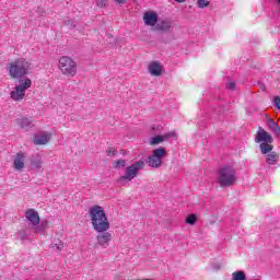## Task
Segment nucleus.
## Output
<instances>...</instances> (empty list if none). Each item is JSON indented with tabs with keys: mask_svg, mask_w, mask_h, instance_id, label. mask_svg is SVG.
Masks as SVG:
<instances>
[{
	"mask_svg": "<svg viewBox=\"0 0 280 280\" xmlns=\"http://www.w3.org/2000/svg\"><path fill=\"white\" fill-rule=\"evenodd\" d=\"M156 32H170L172 30L171 21H162L155 25Z\"/></svg>",
	"mask_w": 280,
	"mask_h": 280,
	"instance_id": "nucleus-16",
	"label": "nucleus"
},
{
	"mask_svg": "<svg viewBox=\"0 0 280 280\" xmlns=\"http://www.w3.org/2000/svg\"><path fill=\"white\" fill-rule=\"evenodd\" d=\"M58 69L66 78H75L78 75V63L69 56H62L58 60Z\"/></svg>",
	"mask_w": 280,
	"mask_h": 280,
	"instance_id": "nucleus-4",
	"label": "nucleus"
},
{
	"mask_svg": "<svg viewBox=\"0 0 280 280\" xmlns=\"http://www.w3.org/2000/svg\"><path fill=\"white\" fill-rule=\"evenodd\" d=\"M106 152H107V154H115V151H113V150H108Z\"/></svg>",
	"mask_w": 280,
	"mask_h": 280,
	"instance_id": "nucleus-27",
	"label": "nucleus"
},
{
	"mask_svg": "<svg viewBox=\"0 0 280 280\" xmlns=\"http://www.w3.org/2000/svg\"><path fill=\"white\" fill-rule=\"evenodd\" d=\"M187 224H196V214H190L186 219Z\"/></svg>",
	"mask_w": 280,
	"mask_h": 280,
	"instance_id": "nucleus-23",
	"label": "nucleus"
},
{
	"mask_svg": "<svg viewBox=\"0 0 280 280\" xmlns=\"http://www.w3.org/2000/svg\"><path fill=\"white\" fill-rule=\"evenodd\" d=\"M280 2V0H278Z\"/></svg>",
	"mask_w": 280,
	"mask_h": 280,
	"instance_id": "nucleus-29",
	"label": "nucleus"
},
{
	"mask_svg": "<svg viewBox=\"0 0 280 280\" xmlns=\"http://www.w3.org/2000/svg\"><path fill=\"white\" fill-rule=\"evenodd\" d=\"M226 86L230 91H235V82H229Z\"/></svg>",
	"mask_w": 280,
	"mask_h": 280,
	"instance_id": "nucleus-25",
	"label": "nucleus"
},
{
	"mask_svg": "<svg viewBox=\"0 0 280 280\" xmlns=\"http://www.w3.org/2000/svg\"><path fill=\"white\" fill-rule=\"evenodd\" d=\"M13 124H14V126H18V128L27 130L28 128H32V118L21 117V118L13 120Z\"/></svg>",
	"mask_w": 280,
	"mask_h": 280,
	"instance_id": "nucleus-13",
	"label": "nucleus"
},
{
	"mask_svg": "<svg viewBox=\"0 0 280 280\" xmlns=\"http://www.w3.org/2000/svg\"><path fill=\"white\" fill-rule=\"evenodd\" d=\"M116 3H119V4H122V3H126V0H115Z\"/></svg>",
	"mask_w": 280,
	"mask_h": 280,
	"instance_id": "nucleus-26",
	"label": "nucleus"
},
{
	"mask_svg": "<svg viewBox=\"0 0 280 280\" xmlns=\"http://www.w3.org/2000/svg\"><path fill=\"white\" fill-rule=\"evenodd\" d=\"M145 167V162L143 160L133 162L131 165L127 166L125 171V175L119 178V183H124V180H132V178H137L139 176V171Z\"/></svg>",
	"mask_w": 280,
	"mask_h": 280,
	"instance_id": "nucleus-8",
	"label": "nucleus"
},
{
	"mask_svg": "<svg viewBox=\"0 0 280 280\" xmlns=\"http://www.w3.org/2000/svg\"><path fill=\"white\" fill-rule=\"evenodd\" d=\"M167 156V151L165 148H158L152 151V154L148 156L147 164L149 167L159 170L163 165V159Z\"/></svg>",
	"mask_w": 280,
	"mask_h": 280,
	"instance_id": "nucleus-7",
	"label": "nucleus"
},
{
	"mask_svg": "<svg viewBox=\"0 0 280 280\" xmlns=\"http://www.w3.org/2000/svg\"><path fill=\"white\" fill-rule=\"evenodd\" d=\"M267 126L269 130H272V132H276V135L280 133V127L279 124L272 120L271 118L267 119Z\"/></svg>",
	"mask_w": 280,
	"mask_h": 280,
	"instance_id": "nucleus-17",
	"label": "nucleus"
},
{
	"mask_svg": "<svg viewBox=\"0 0 280 280\" xmlns=\"http://www.w3.org/2000/svg\"><path fill=\"white\" fill-rule=\"evenodd\" d=\"M144 25L149 27H156L159 23V14L156 12L148 11L143 14Z\"/></svg>",
	"mask_w": 280,
	"mask_h": 280,
	"instance_id": "nucleus-9",
	"label": "nucleus"
},
{
	"mask_svg": "<svg viewBox=\"0 0 280 280\" xmlns=\"http://www.w3.org/2000/svg\"><path fill=\"white\" fill-rule=\"evenodd\" d=\"M197 5L200 9L209 8L210 2L209 0H197Z\"/></svg>",
	"mask_w": 280,
	"mask_h": 280,
	"instance_id": "nucleus-19",
	"label": "nucleus"
},
{
	"mask_svg": "<svg viewBox=\"0 0 280 280\" xmlns=\"http://www.w3.org/2000/svg\"><path fill=\"white\" fill-rule=\"evenodd\" d=\"M90 218L93 230L98 233L96 235V242L98 246H106L110 240H113V234L108 233L110 230V222H108V217L104 212V208L101 206H93L90 208Z\"/></svg>",
	"mask_w": 280,
	"mask_h": 280,
	"instance_id": "nucleus-1",
	"label": "nucleus"
},
{
	"mask_svg": "<svg viewBox=\"0 0 280 280\" xmlns=\"http://www.w3.org/2000/svg\"><path fill=\"white\" fill-rule=\"evenodd\" d=\"M108 0H96L97 8H106Z\"/></svg>",
	"mask_w": 280,
	"mask_h": 280,
	"instance_id": "nucleus-24",
	"label": "nucleus"
},
{
	"mask_svg": "<svg viewBox=\"0 0 280 280\" xmlns=\"http://www.w3.org/2000/svg\"><path fill=\"white\" fill-rule=\"evenodd\" d=\"M114 167H126V161L125 160L115 161Z\"/></svg>",
	"mask_w": 280,
	"mask_h": 280,
	"instance_id": "nucleus-22",
	"label": "nucleus"
},
{
	"mask_svg": "<svg viewBox=\"0 0 280 280\" xmlns=\"http://www.w3.org/2000/svg\"><path fill=\"white\" fill-rule=\"evenodd\" d=\"M13 167L16 172H22L25 167V153L19 152L12 159Z\"/></svg>",
	"mask_w": 280,
	"mask_h": 280,
	"instance_id": "nucleus-10",
	"label": "nucleus"
},
{
	"mask_svg": "<svg viewBox=\"0 0 280 280\" xmlns=\"http://www.w3.org/2000/svg\"><path fill=\"white\" fill-rule=\"evenodd\" d=\"M232 280H246V273L244 271H234L232 273Z\"/></svg>",
	"mask_w": 280,
	"mask_h": 280,
	"instance_id": "nucleus-18",
	"label": "nucleus"
},
{
	"mask_svg": "<svg viewBox=\"0 0 280 280\" xmlns=\"http://www.w3.org/2000/svg\"><path fill=\"white\" fill-rule=\"evenodd\" d=\"M32 62L25 58H18L7 63V71L12 80H19L30 74Z\"/></svg>",
	"mask_w": 280,
	"mask_h": 280,
	"instance_id": "nucleus-3",
	"label": "nucleus"
},
{
	"mask_svg": "<svg viewBox=\"0 0 280 280\" xmlns=\"http://www.w3.org/2000/svg\"><path fill=\"white\" fill-rule=\"evenodd\" d=\"M237 180L235 168L233 166H223L218 171V183L220 187H233Z\"/></svg>",
	"mask_w": 280,
	"mask_h": 280,
	"instance_id": "nucleus-5",
	"label": "nucleus"
},
{
	"mask_svg": "<svg viewBox=\"0 0 280 280\" xmlns=\"http://www.w3.org/2000/svg\"><path fill=\"white\" fill-rule=\"evenodd\" d=\"M149 73L154 75L155 78H159L161 73H163V66L159 61H153L149 65Z\"/></svg>",
	"mask_w": 280,
	"mask_h": 280,
	"instance_id": "nucleus-14",
	"label": "nucleus"
},
{
	"mask_svg": "<svg viewBox=\"0 0 280 280\" xmlns=\"http://www.w3.org/2000/svg\"><path fill=\"white\" fill-rule=\"evenodd\" d=\"M54 250H57V253H59V250H62L65 248V244H62V241H57L54 245H52Z\"/></svg>",
	"mask_w": 280,
	"mask_h": 280,
	"instance_id": "nucleus-20",
	"label": "nucleus"
},
{
	"mask_svg": "<svg viewBox=\"0 0 280 280\" xmlns=\"http://www.w3.org/2000/svg\"><path fill=\"white\" fill-rule=\"evenodd\" d=\"M171 137H174L176 139V132H168L162 136H155L150 139V145H159V143H163V141H167V139H171Z\"/></svg>",
	"mask_w": 280,
	"mask_h": 280,
	"instance_id": "nucleus-11",
	"label": "nucleus"
},
{
	"mask_svg": "<svg viewBox=\"0 0 280 280\" xmlns=\"http://www.w3.org/2000/svg\"><path fill=\"white\" fill-rule=\"evenodd\" d=\"M177 3H185L186 0H175Z\"/></svg>",
	"mask_w": 280,
	"mask_h": 280,
	"instance_id": "nucleus-28",
	"label": "nucleus"
},
{
	"mask_svg": "<svg viewBox=\"0 0 280 280\" xmlns=\"http://www.w3.org/2000/svg\"><path fill=\"white\" fill-rule=\"evenodd\" d=\"M31 166L34 170H40V167H43V162H40V160H35L31 163Z\"/></svg>",
	"mask_w": 280,
	"mask_h": 280,
	"instance_id": "nucleus-21",
	"label": "nucleus"
},
{
	"mask_svg": "<svg viewBox=\"0 0 280 280\" xmlns=\"http://www.w3.org/2000/svg\"><path fill=\"white\" fill-rule=\"evenodd\" d=\"M26 219L33 224V226H38V224H40V217L38 215V211L35 209L26 210Z\"/></svg>",
	"mask_w": 280,
	"mask_h": 280,
	"instance_id": "nucleus-12",
	"label": "nucleus"
},
{
	"mask_svg": "<svg viewBox=\"0 0 280 280\" xmlns=\"http://www.w3.org/2000/svg\"><path fill=\"white\" fill-rule=\"evenodd\" d=\"M19 85H15L13 91L10 92V97L13 102H23L25 100V91L32 89V80L25 78L19 81Z\"/></svg>",
	"mask_w": 280,
	"mask_h": 280,
	"instance_id": "nucleus-6",
	"label": "nucleus"
},
{
	"mask_svg": "<svg viewBox=\"0 0 280 280\" xmlns=\"http://www.w3.org/2000/svg\"><path fill=\"white\" fill-rule=\"evenodd\" d=\"M272 141V136H270V133L265 131L262 128H259L255 137V142L260 143L261 154H267L266 162L268 165H275L279 161V153L272 151L275 150Z\"/></svg>",
	"mask_w": 280,
	"mask_h": 280,
	"instance_id": "nucleus-2",
	"label": "nucleus"
},
{
	"mask_svg": "<svg viewBox=\"0 0 280 280\" xmlns=\"http://www.w3.org/2000/svg\"><path fill=\"white\" fill-rule=\"evenodd\" d=\"M51 139V133H43L34 138L35 145H47Z\"/></svg>",
	"mask_w": 280,
	"mask_h": 280,
	"instance_id": "nucleus-15",
	"label": "nucleus"
}]
</instances>
